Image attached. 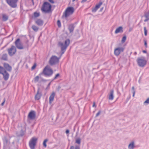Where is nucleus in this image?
<instances>
[{"instance_id": "1", "label": "nucleus", "mask_w": 149, "mask_h": 149, "mask_svg": "<svg viewBox=\"0 0 149 149\" xmlns=\"http://www.w3.org/2000/svg\"><path fill=\"white\" fill-rule=\"evenodd\" d=\"M53 70L48 65L46 66L43 69L42 72L40 75H44L46 77H50L53 74Z\"/></svg>"}, {"instance_id": "2", "label": "nucleus", "mask_w": 149, "mask_h": 149, "mask_svg": "<svg viewBox=\"0 0 149 149\" xmlns=\"http://www.w3.org/2000/svg\"><path fill=\"white\" fill-rule=\"evenodd\" d=\"M70 43V40L69 39L66 40L64 43L60 42L58 43V45L59 47H61V51H65L67 47L69 46Z\"/></svg>"}, {"instance_id": "3", "label": "nucleus", "mask_w": 149, "mask_h": 149, "mask_svg": "<svg viewBox=\"0 0 149 149\" xmlns=\"http://www.w3.org/2000/svg\"><path fill=\"white\" fill-rule=\"evenodd\" d=\"M74 11V8L73 7H68L66 9L63 15V17L66 18L70 15L72 14Z\"/></svg>"}, {"instance_id": "4", "label": "nucleus", "mask_w": 149, "mask_h": 149, "mask_svg": "<svg viewBox=\"0 0 149 149\" xmlns=\"http://www.w3.org/2000/svg\"><path fill=\"white\" fill-rule=\"evenodd\" d=\"M51 8V5L47 2H45L42 8V10L45 13L49 12Z\"/></svg>"}, {"instance_id": "5", "label": "nucleus", "mask_w": 149, "mask_h": 149, "mask_svg": "<svg viewBox=\"0 0 149 149\" xmlns=\"http://www.w3.org/2000/svg\"><path fill=\"white\" fill-rule=\"evenodd\" d=\"M60 58V57L58 58L55 56H52L50 58L49 61L50 65H53L56 64L59 62Z\"/></svg>"}, {"instance_id": "6", "label": "nucleus", "mask_w": 149, "mask_h": 149, "mask_svg": "<svg viewBox=\"0 0 149 149\" xmlns=\"http://www.w3.org/2000/svg\"><path fill=\"white\" fill-rule=\"evenodd\" d=\"M137 61L138 65L141 67H144L147 63L144 57L138 58L137 60Z\"/></svg>"}, {"instance_id": "7", "label": "nucleus", "mask_w": 149, "mask_h": 149, "mask_svg": "<svg viewBox=\"0 0 149 149\" xmlns=\"http://www.w3.org/2000/svg\"><path fill=\"white\" fill-rule=\"evenodd\" d=\"M37 141V139L35 137L32 138L29 142V146L31 149H34Z\"/></svg>"}, {"instance_id": "8", "label": "nucleus", "mask_w": 149, "mask_h": 149, "mask_svg": "<svg viewBox=\"0 0 149 149\" xmlns=\"http://www.w3.org/2000/svg\"><path fill=\"white\" fill-rule=\"evenodd\" d=\"M6 1L11 7L15 8L17 7L18 0H6Z\"/></svg>"}, {"instance_id": "9", "label": "nucleus", "mask_w": 149, "mask_h": 149, "mask_svg": "<svg viewBox=\"0 0 149 149\" xmlns=\"http://www.w3.org/2000/svg\"><path fill=\"white\" fill-rule=\"evenodd\" d=\"M9 55L12 56L15 54L16 52V49L15 47L13 45L11 46L10 48L8 49Z\"/></svg>"}, {"instance_id": "10", "label": "nucleus", "mask_w": 149, "mask_h": 149, "mask_svg": "<svg viewBox=\"0 0 149 149\" xmlns=\"http://www.w3.org/2000/svg\"><path fill=\"white\" fill-rule=\"evenodd\" d=\"M15 44L17 48L19 49H24L20 39L19 38L17 39L15 41Z\"/></svg>"}, {"instance_id": "11", "label": "nucleus", "mask_w": 149, "mask_h": 149, "mask_svg": "<svg viewBox=\"0 0 149 149\" xmlns=\"http://www.w3.org/2000/svg\"><path fill=\"white\" fill-rule=\"evenodd\" d=\"M124 49L122 47H118L114 49V53L115 55L118 56L121 52L123 51Z\"/></svg>"}, {"instance_id": "12", "label": "nucleus", "mask_w": 149, "mask_h": 149, "mask_svg": "<svg viewBox=\"0 0 149 149\" xmlns=\"http://www.w3.org/2000/svg\"><path fill=\"white\" fill-rule=\"evenodd\" d=\"M36 116V112L34 111H30L28 115V117L31 120H34Z\"/></svg>"}, {"instance_id": "13", "label": "nucleus", "mask_w": 149, "mask_h": 149, "mask_svg": "<svg viewBox=\"0 0 149 149\" xmlns=\"http://www.w3.org/2000/svg\"><path fill=\"white\" fill-rule=\"evenodd\" d=\"M40 88H39L38 89L37 93L35 96V99L36 100H39L42 96L41 93L40 92Z\"/></svg>"}, {"instance_id": "14", "label": "nucleus", "mask_w": 149, "mask_h": 149, "mask_svg": "<svg viewBox=\"0 0 149 149\" xmlns=\"http://www.w3.org/2000/svg\"><path fill=\"white\" fill-rule=\"evenodd\" d=\"M3 66L5 69L8 71L10 72L11 71L12 67L8 64L4 63L3 64Z\"/></svg>"}, {"instance_id": "15", "label": "nucleus", "mask_w": 149, "mask_h": 149, "mask_svg": "<svg viewBox=\"0 0 149 149\" xmlns=\"http://www.w3.org/2000/svg\"><path fill=\"white\" fill-rule=\"evenodd\" d=\"M2 74L3 75V78L5 80L7 81L8 80L9 77V74L8 73L7 71H5L4 72H3Z\"/></svg>"}, {"instance_id": "16", "label": "nucleus", "mask_w": 149, "mask_h": 149, "mask_svg": "<svg viewBox=\"0 0 149 149\" xmlns=\"http://www.w3.org/2000/svg\"><path fill=\"white\" fill-rule=\"evenodd\" d=\"M114 91L113 90H111L109 93L108 94V99L109 100H112L113 99Z\"/></svg>"}, {"instance_id": "17", "label": "nucleus", "mask_w": 149, "mask_h": 149, "mask_svg": "<svg viewBox=\"0 0 149 149\" xmlns=\"http://www.w3.org/2000/svg\"><path fill=\"white\" fill-rule=\"evenodd\" d=\"M36 23L39 26H42L43 24V21L41 19H38L35 21Z\"/></svg>"}, {"instance_id": "18", "label": "nucleus", "mask_w": 149, "mask_h": 149, "mask_svg": "<svg viewBox=\"0 0 149 149\" xmlns=\"http://www.w3.org/2000/svg\"><path fill=\"white\" fill-rule=\"evenodd\" d=\"M102 4V2H100L98 4L96 5L95 7L92 9V12H95L100 7Z\"/></svg>"}, {"instance_id": "19", "label": "nucleus", "mask_w": 149, "mask_h": 149, "mask_svg": "<svg viewBox=\"0 0 149 149\" xmlns=\"http://www.w3.org/2000/svg\"><path fill=\"white\" fill-rule=\"evenodd\" d=\"M55 93L54 92H52L49 97V102L51 104L53 101L55 95Z\"/></svg>"}, {"instance_id": "20", "label": "nucleus", "mask_w": 149, "mask_h": 149, "mask_svg": "<svg viewBox=\"0 0 149 149\" xmlns=\"http://www.w3.org/2000/svg\"><path fill=\"white\" fill-rule=\"evenodd\" d=\"M123 28L122 26H120L117 28L115 31V34H117L119 33H122L123 32Z\"/></svg>"}, {"instance_id": "21", "label": "nucleus", "mask_w": 149, "mask_h": 149, "mask_svg": "<svg viewBox=\"0 0 149 149\" xmlns=\"http://www.w3.org/2000/svg\"><path fill=\"white\" fill-rule=\"evenodd\" d=\"M74 26L73 24H71L68 26V29L70 33L72 32L74 29Z\"/></svg>"}, {"instance_id": "22", "label": "nucleus", "mask_w": 149, "mask_h": 149, "mask_svg": "<svg viewBox=\"0 0 149 149\" xmlns=\"http://www.w3.org/2000/svg\"><path fill=\"white\" fill-rule=\"evenodd\" d=\"M2 20L3 21H6L8 19V16L6 14H3L2 15Z\"/></svg>"}, {"instance_id": "23", "label": "nucleus", "mask_w": 149, "mask_h": 149, "mask_svg": "<svg viewBox=\"0 0 149 149\" xmlns=\"http://www.w3.org/2000/svg\"><path fill=\"white\" fill-rule=\"evenodd\" d=\"M128 147L130 149H133L134 147V141L131 142L129 145Z\"/></svg>"}, {"instance_id": "24", "label": "nucleus", "mask_w": 149, "mask_h": 149, "mask_svg": "<svg viewBox=\"0 0 149 149\" xmlns=\"http://www.w3.org/2000/svg\"><path fill=\"white\" fill-rule=\"evenodd\" d=\"M42 75H40V74H39V79L40 80L39 81V82L40 83H41V82H45L47 81V80L44 79L41 76Z\"/></svg>"}, {"instance_id": "25", "label": "nucleus", "mask_w": 149, "mask_h": 149, "mask_svg": "<svg viewBox=\"0 0 149 149\" xmlns=\"http://www.w3.org/2000/svg\"><path fill=\"white\" fill-rule=\"evenodd\" d=\"M7 56L6 54H3L2 56L1 59L5 61L7 60Z\"/></svg>"}, {"instance_id": "26", "label": "nucleus", "mask_w": 149, "mask_h": 149, "mask_svg": "<svg viewBox=\"0 0 149 149\" xmlns=\"http://www.w3.org/2000/svg\"><path fill=\"white\" fill-rule=\"evenodd\" d=\"M32 29L35 32H37L38 30V27L35 25H33L31 27Z\"/></svg>"}, {"instance_id": "27", "label": "nucleus", "mask_w": 149, "mask_h": 149, "mask_svg": "<svg viewBox=\"0 0 149 149\" xmlns=\"http://www.w3.org/2000/svg\"><path fill=\"white\" fill-rule=\"evenodd\" d=\"M6 70L5 69L3 68V67L0 66V74H2L5 71H6Z\"/></svg>"}, {"instance_id": "28", "label": "nucleus", "mask_w": 149, "mask_h": 149, "mask_svg": "<svg viewBox=\"0 0 149 149\" xmlns=\"http://www.w3.org/2000/svg\"><path fill=\"white\" fill-rule=\"evenodd\" d=\"M39 76H36L34 78V81L36 83L39 81Z\"/></svg>"}, {"instance_id": "29", "label": "nucleus", "mask_w": 149, "mask_h": 149, "mask_svg": "<svg viewBox=\"0 0 149 149\" xmlns=\"http://www.w3.org/2000/svg\"><path fill=\"white\" fill-rule=\"evenodd\" d=\"M81 139L80 138H78L76 139L75 143L78 144H80L81 143Z\"/></svg>"}, {"instance_id": "30", "label": "nucleus", "mask_w": 149, "mask_h": 149, "mask_svg": "<svg viewBox=\"0 0 149 149\" xmlns=\"http://www.w3.org/2000/svg\"><path fill=\"white\" fill-rule=\"evenodd\" d=\"M48 141V139H46L44 140L43 142V145L44 147L45 148H46L47 147V145L46 143Z\"/></svg>"}, {"instance_id": "31", "label": "nucleus", "mask_w": 149, "mask_h": 149, "mask_svg": "<svg viewBox=\"0 0 149 149\" xmlns=\"http://www.w3.org/2000/svg\"><path fill=\"white\" fill-rule=\"evenodd\" d=\"M126 36H124L123 38H122V39L121 40V42L122 43H124L125 42L126 40Z\"/></svg>"}, {"instance_id": "32", "label": "nucleus", "mask_w": 149, "mask_h": 149, "mask_svg": "<svg viewBox=\"0 0 149 149\" xmlns=\"http://www.w3.org/2000/svg\"><path fill=\"white\" fill-rule=\"evenodd\" d=\"M144 16L146 18H149V11L145 13Z\"/></svg>"}, {"instance_id": "33", "label": "nucleus", "mask_w": 149, "mask_h": 149, "mask_svg": "<svg viewBox=\"0 0 149 149\" xmlns=\"http://www.w3.org/2000/svg\"><path fill=\"white\" fill-rule=\"evenodd\" d=\"M34 16L35 17H38L40 16V14L39 13L35 12L34 13Z\"/></svg>"}, {"instance_id": "34", "label": "nucleus", "mask_w": 149, "mask_h": 149, "mask_svg": "<svg viewBox=\"0 0 149 149\" xmlns=\"http://www.w3.org/2000/svg\"><path fill=\"white\" fill-rule=\"evenodd\" d=\"M3 140L4 143L5 145L8 142V140L7 139L6 137H4Z\"/></svg>"}, {"instance_id": "35", "label": "nucleus", "mask_w": 149, "mask_h": 149, "mask_svg": "<svg viewBox=\"0 0 149 149\" xmlns=\"http://www.w3.org/2000/svg\"><path fill=\"white\" fill-rule=\"evenodd\" d=\"M132 93H133V97H134L135 93V90L134 87V86H133L132 87Z\"/></svg>"}, {"instance_id": "36", "label": "nucleus", "mask_w": 149, "mask_h": 149, "mask_svg": "<svg viewBox=\"0 0 149 149\" xmlns=\"http://www.w3.org/2000/svg\"><path fill=\"white\" fill-rule=\"evenodd\" d=\"M144 104H149V97L147 98L146 100L144 102Z\"/></svg>"}, {"instance_id": "37", "label": "nucleus", "mask_w": 149, "mask_h": 149, "mask_svg": "<svg viewBox=\"0 0 149 149\" xmlns=\"http://www.w3.org/2000/svg\"><path fill=\"white\" fill-rule=\"evenodd\" d=\"M57 24L58 26L60 27L61 26V23L59 20H58L57 22Z\"/></svg>"}, {"instance_id": "38", "label": "nucleus", "mask_w": 149, "mask_h": 149, "mask_svg": "<svg viewBox=\"0 0 149 149\" xmlns=\"http://www.w3.org/2000/svg\"><path fill=\"white\" fill-rule=\"evenodd\" d=\"M144 34L145 36H146L147 35V30L146 27H144Z\"/></svg>"}, {"instance_id": "39", "label": "nucleus", "mask_w": 149, "mask_h": 149, "mask_svg": "<svg viewBox=\"0 0 149 149\" xmlns=\"http://www.w3.org/2000/svg\"><path fill=\"white\" fill-rule=\"evenodd\" d=\"M59 73L57 74L55 77L54 78V79H53V80L56 79L59 76Z\"/></svg>"}, {"instance_id": "40", "label": "nucleus", "mask_w": 149, "mask_h": 149, "mask_svg": "<svg viewBox=\"0 0 149 149\" xmlns=\"http://www.w3.org/2000/svg\"><path fill=\"white\" fill-rule=\"evenodd\" d=\"M101 112V111H99L96 114V117H97L100 114V113Z\"/></svg>"}, {"instance_id": "41", "label": "nucleus", "mask_w": 149, "mask_h": 149, "mask_svg": "<svg viewBox=\"0 0 149 149\" xmlns=\"http://www.w3.org/2000/svg\"><path fill=\"white\" fill-rule=\"evenodd\" d=\"M144 45H145L146 47H147V42L146 40H144Z\"/></svg>"}, {"instance_id": "42", "label": "nucleus", "mask_w": 149, "mask_h": 149, "mask_svg": "<svg viewBox=\"0 0 149 149\" xmlns=\"http://www.w3.org/2000/svg\"><path fill=\"white\" fill-rule=\"evenodd\" d=\"M75 149H80V146H76L75 147Z\"/></svg>"}, {"instance_id": "43", "label": "nucleus", "mask_w": 149, "mask_h": 149, "mask_svg": "<svg viewBox=\"0 0 149 149\" xmlns=\"http://www.w3.org/2000/svg\"><path fill=\"white\" fill-rule=\"evenodd\" d=\"M36 67V65H34L31 68L32 70H33Z\"/></svg>"}, {"instance_id": "44", "label": "nucleus", "mask_w": 149, "mask_h": 149, "mask_svg": "<svg viewBox=\"0 0 149 149\" xmlns=\"http://www.w3.org/2000/svg\"><path fill=\"white\" fill-rule=\"evenodd\" d=\"M51 3H54V1H53V0H48Z\"/></svg>"}, {"instance_id": "45", "label": "nucleus", "mask_w": 149, "mask_h": 149, "mask_svg": "<svg viewBox=\"0 0 149 149\" xmlns=\"http://www.w3.org/2000/svg\"><path fill=\"white\" fill-rule=\"evenodd\" d=\"M69 132V130H66L65 131V133L66 134H68Z\"/></svg>"}, {"instance_id": "46", "label": "nucleus", "mask_w": 149, "mask_h": 149, "mask_svg": "<svg viewBox=\"0 0 149 149\" xmlns=\"http://www.w3.org/2000/svg\"><path fill=\"white\" fill-rule=\"evenodd\" d=\"M149 20V18H146V19L144 20V21L145 22H146L147 21H148Z\"/></svg>"}, {"instance_id": "47", "label": "nucleus", "mask_w": 149, "mask_h": 149, "mask_svg": "<svg viewBox=\"0 0 149 149\" xmlns=\"http://www.w3.org/2000/svg\"><path fill=\"white\" fill-rule=\"evenodd\" d=\"M95 102H93V107H96V106L95 104Z\"/></svg>"}, {"instance_id": "48", "label": "nucleus", "mask_w": 149, "mask_h": 149, "mask_svg": "<svg viewBox=\"0 0 149 149\" xmlns=\"http://www.w3.org/2000/svg\"><path fill=\"white\" fill-rule=\"evenodd\" d=\"M87 0H82L81 1V3H83L86 2Z\"/></svg>"}, {"instance_id": "49", "label": "nucleus", "mask_w": 149, "mask_h": 149, "mask_svg": "<svg viewBox=\"0 0 149 149\" xmlns=\"http://www.w3.org/2000/svg\"><path fill=\"white\" fill-rule=\"evenodd\" d=\"M70 149H74V146H71L70 147Z\"/></svg>"}, {"instance_id": "50", "label": "nucleus", "mask_w": 149, "mask_h": 149, "mask_svg": "<svg viewBox=\"0 0 149 149\" xmlns=\"http://www.w3.org/2000/svg\"><path fill=\"white\" fill-rule=\"evenodd\" d=\"M24 135V133L22 132V133L19 135V136H22Z\"/></svg>"}, {"instance_id": "51", "label": "nucleus", "mask_w": 149, "mask_h": 149, "mask_svg": "<svg viewBox=\"0 0 149 149\" xmlns=\"http://www.w3.org/2000/svg\"><path fill=\"white\" fill-rule=\"evenodd\" d=\"M65 51H62V52L61 53V56L60 57H61V56H62V55L64 53V52Z\"/></svg>"}, {"instance_id": "52", "label": "nucleus", "mask_w": 149, "mask_h": 149, "mask_svg": "<svg viewBox=\"0 0 149 149\" xmlns=\"http://www.w3.org/2000/svg\"><path fill=\"white\" fill-rule=\"evenodd\" d=\"M5 102V100H4V101L1 104V105L2 106H3L4 105Z\"/></svg>"}, {"instance_id": "53", "label": "nucleus", "mask_w": 149, "mask_h": 149, "mask_svg": "<svg viewBox=\"0 0 149 149\" xmlns=\"http://www.w3.org/2000/svg\"><path fill=\"white\" fill-rule=\"evenodd\" d=\"M103 8H104L103 7L101 8L100 10V11H102V10H103Z\"/></svg>"}, {"instance_id": "54", "label": "nucleus", "mask_w": 149, "mask_h": 149, "mask_svg": "<svg viewBox=\"0 0 149 149\" xmlns=\"http://www.w3.org/2000/svg\"><path fill=\"white\" fill-rule=\"evenodd\" d=\"M51 82H50L48 84V86H47V87H49V86L51 84Z\"/></svg>"}, {"instance_id": "55", "label": "nucleus", "mask_w": 149, "mask_h": 149, "mask_svg": "<svg viewBox=\"0 0 149 149\" xmlns=\"http://www.w3.org/2000/svg\"><path fill=\"white\" fill-rule=\"evenodd\" d=\"M143 53H146L147 52L146 51V50H143Z\"/></svg>"}, {"instance_id": "56", "label": "nucleus", "mask_w": 149, "mask_h": 149, "mask_svg": "<svg viewBox=\"0 0 149 149\" xmlns=\"http://www.w3.org/2000/svg\"><path fill=\"white\" fill-rule=\"evenodd\" d=\"M75 0H72V2H74Z\"/></svg>"}, {"instance_id": "57", "label": "nucleus", "mask_w": 149, "mask_h": 149, "mask_svg": "<svg viewBox=\"0 0 149 149\" xmlns=\"http://www.w3.org/2000/svg\"><path fill=\"white\" fill-rule=\"evenodd\" d=\"M32 0V1L33 3V0Z\"/></svg>"}]
</instances>
